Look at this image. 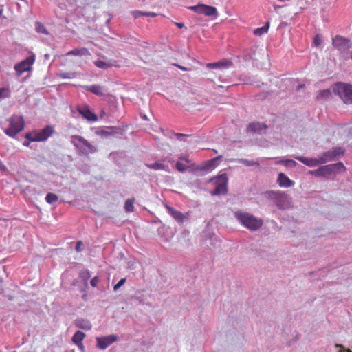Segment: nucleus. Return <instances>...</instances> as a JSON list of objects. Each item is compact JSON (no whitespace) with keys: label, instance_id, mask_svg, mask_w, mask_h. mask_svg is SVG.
Segmentation results:
<instances>
[{"label":"nucleus","instance_id":"nucleus-1","mask_svg":"<svg viewBox=\"0 0 352 352\" xmlns=\"http://www.w3.org/2000/svg\"><path fill=\"white\" fill-rule=\"evenodd\" d=\"M235 219L245 228L250 231H257L263 226V221L261 218L242 210L234 212Z\"/></svg>","mask_w":352,"mask_h":352},{"label":"nucleus","instance_id":"nucleus-2","mask_svg":"<svg viewBox=\"0 0 352 352\" xmlns=\"http://www.w3.org/2000/svg\"><path fill=\"white\" fill-rule=\"evenodd\" d=\"M70 142L80 156H87L97 152V147L82 136L74 135L70 137Z\"/></svg>","mask_w":352,"mask_h":352},{"label":"nucleus","instance_id":"nucleus-3","mask_svg":"<svg viewBox=\"0 0 352 352\" xmlns=\"http://www.w3.org/2000/svg\"><path fill=\"white\" fill-rule=\"evenodd\" d=\"M267 198L274 201L276 206L283 210L287 209L292 206L291 198L285 192L280 191H267L265 192Z\"/></svg>","mask_w":352,"mask_h":352},{"label":"nucleus","instance_id":"nucleus-4","mask_svg":"<svg viewBox=\"0 0 352 352\" xmlns=\"http://www.w3.org/2000/svg\"><path fill=\"white\" fill-rule=\"evenodd\" d=\"M9 127L4 130V133L11 138H14L25 126L23 118L21 116L13 115L9 120Z\"/></svg>","mask_w":352,"mask_h":352},{"label":"nucleus","instance_id":"nucleus-5","mask_svg":"<svg viewBox=\"0 0 352 352\" xmlns=\"http://www.w3.org/2000/svg\"><path fill=\"white\" fill-rule=\"evenodd\" d=\"M333 91L345 104H352V85L337 82L334 85Z\"/></svg>","mask_w":352,"mask_h":352},{"label":"nucleus","instance_id":"nucleus-6","mask_svg":"<svg viewBox=\"0 0 352 352\" xmlns=\"http://www.w3.org/2000/svg\"><path fill=\"white\" fill-rule=\"evenodd\" d=\"M54 133L53 126L48 125L40 131H36L32 133H27L25 135V139L30 140L32 142H44L47 140Z\"/></svg>","mask_w":352,"mask_h":352},{"label":"nucleus","instance_id":"nucleus-7","mask_svg":"<svg viewBox=\"0 0 352 352\" xmlns=\"http://www.w3.org/2000/svg\"><path fill=\"white\" fill-rule=\"evenodd\" d=\"M228 176L226 173L210 179V182H214L216 185L214 190L211 192V195L215 196L226 194L228 192Z\"/></svg>","mask_w":352,"mask_h":352},{"label":"nucleus","instance_id":"nucleus-8","mask_svg":"<svg viewBox=\"0 0 352 352\" xmlns=\"http://www.w3.org/2000/svg\"><path fill=\"white\" fill-rule=\"evenodd\" d=\"M333 46L342 54H346L352 47V42L343 36L336 35L332 38Z\"/></svg>","mask_w":352,"mask_h":352},{"label":"nucleus","instance_id":"nucleus-9","mask_svg":"<svg viewBox=\"0 0 352 352\" xmlns=\"http://www.w3.org/2000/svg\"><path fill=\"white\" fill-rule=\"evenodd\" d=\"M34 61L35 55L32 54L19 63L15 65L14 69L17 74L19 76L25 72L30 71L32 69V65L34 64Z\"/></svg>","mask_w":352,"mask_h":352},{"label":"nucleus","instance_id":"nucleus-10","mask_svg":"<svg viewBox=\"0 0 352 352\" xmlns=\"http://www.w3.org/2000/svg\"><path fill=\"white\" fill-rule=\"evenodd\" d=\"M117 336L111 334L107 336L96 337V347L104 350L113 342L118 340Z\"/></svg>","mask_w":352,"mask_h":352},{"label":"nucleus","instance_id":"nucleus-11","mask_svg":"<svg viewBox=\"0 0 352 352\" xmlns=\"http://www.w3.org/2000/svg\"><path fill=\"white\" fill-rule=\"evenodd\" d=\"M166 208L168 214H170L177 223H182L188 220V213L184 214L168 205H166Z\"/></svg>","mask_w":352,"mask_h":352},{"label":"nucleus","instance_id":"nucleus-12","mask_svg":"<svg viewBox=\"0 0 352 352\" xmlns=\"http://www.w3.org/2000/svg\"><path fill=\"white\" fill-rule=\"evenodd\" d=\"M221 158V156H218L212 158L210 160L206 162L204 164L199 167L197 169L203 170L206 173H209L213 170L218 165V161Z\"/></svg>","mask_w":352,"mask_h":352},{"label":"nucleus","instance_id":"nucleus-13","mask_svg":"<svg viewBox=\"0 0 352 352\" xmlns=\"http://www.w3.org/2000/svg\"><path fill=\"white\" fill-rule=\"evenodd\" d=\"M199 14H204L206 16L217 18L218 15L217 10L215 7L201 4Z\"/></svg>","mask_w":352,"mask_h":352},{"label":"nucleus","instance_id":"nucleus-14","mask_svg":"<svg viewBox=\"0 0 352 352\" xmlns=\"http://www.w3.org/2000/svg\"><path fill=\"white\" fill-rule=\"evenodd\" d=\"M295 158L302 162V164H305L306 166L309 167H315L320 164H322L320 163V158H312V157H306L303 156H297L295 157Z\"/></svg>","mask_w":352,"mask_h":352},{"label":"nucleus","instance_id":"nucleus-15","mask_svg":"<svg viewBox=\"0 0 352 352\" xmlns=\"http://www.w3.org/2000/svg\"><path fill=\"white\" fill-rule=\"evenodd\" d=\"M331 166L329 165H325L320 166L318 169L309 170V174L316 176V177H324L331 174Z\"/></svg>","mask_w":352,"mask_h":352},{"label":"nucleus","instance_id":"nucleus-16","mask_svg":"<svg viewBox=\"0 0 352 352\" xmlns=\"http://www.w3.org/2000/svg\"><path fill=\"white\" fill-rule=\"evenodd\" d=\"M79 113L85 119L91 122H96L98 120L97 116L91 112L87 106L78 108Z\"/></svg>","mask_w":352,"mask_h":352},{"label":"nucleus","instance_id":"nucleus-17","mask_svg":"<svg viewBox=\"0 0 352 352\" xmlns=\"http://www.w3.org/2000/svg\"><path fill=\"white\" fill-rule=\"evenodd\" d=\"M277 182L282 188H289L294 185L295 182L291 180L285 174L280 173L278 175Z\"/></svg>","mask_w":352,"mask_h":352},{"label":"nucleus","instance_id":"nucleus-18","mask_svg":"<svg viewBox=\"0 0 352 352\" xmlns=\"http://www.w3.org/2000/svg\"><path fill=\"white\" fill-rule=\"evenodd\" d=\"M82 88L98 96H102L104 95L103 87L99 85H84L82 86Z\"/></svg>","mask_w":352,"mask_h":352},{"label":"nucleus","instance_id":"nucleus-19","mask_svg":"<svg viewBox=\"0 0 352 352\" xmlns=\"http://www.w3.org/2000/svg\"><path fill=\"white\" fill-rule=\"evenodd\" d=\"M74 323L78 328L86 331L91 330L92 327V324L89 320L82 318L76 319Z\"/></svg>","mask_w":352,"mask_h":352},{"label":"nucleus","instance_id":"nucleus-20","mask_svg":"<svg viewBox=\"0 0 352 352\" xmlns=\"http://www.w3.org/2000/svg\"><path fill=\"white\" fill-rule=\"evenodd\" d=\"M85 337V334L80 331H76L72 337L73 342L76 344L78 346H82V340Z\"/></svg>","mask_w":352,"mask_h":352},{"label":"nucleus","instance_id":"nucleus-21","mask_svg":"<svg viewBox=\"0 0 352 352\" xmlns=\"http://www.w3.org/2000/svg\"><path fill=\"white\" fill-rule=\"evenodd\" d=\"M232 65V62L230 60H223L219 61L214 63H209L208 65V67H212V68H228Z\"/></svg>","mask_w":352,"mask_h":352},{"label":"nucleus","instance_id":"nucleus-22","mask_svg":"<svg viewBox=\"0 0 352 352\" xmlns=\"http://www.w3.org/2000/svg\"><path fill=\"white\" fill-rule=\"evenodd\" d=\"M90 53L87 48L82 47L80 49H74L69 51L67 53V56L74 55V56H87L89 55Z\"/></svg>","mask_w":352,"mask_h":352},{"label":"nucleus","instance_id":"nucleus-23","mask_svg":"<svg viewBox=\"0 0 352 352\" xmlns=\"http://www.w3.org/2000/svg\"><path fill=\"white\" fill-rule=\"evenodd\" d=\"M267 126L261 123H252L249 125L250 131L254 133H261L263 131L265 130Z\"/></svg>","mask_w":352,"mask_h":352},{"label":"nucleus","instance_id":"nucleus-24","mask_svg":"<svg viewBox=\"0 0 352 352\" xmlns=\"http://www.w3.org/2000/svg\"><path fill=\"white\" fill-rule=\"evenodd\" d=\"M319 158L320 160V163H322V164H325L328 162L335 160L334 158L333 157L332 154L330 151L322 153L319 156Z\"/></svg>","mask_w":352,"mask_h":352},{"label":"nucleus","instance_id":"nucleus-25","mask_svg":"<svg viewBox=\"0 0 352 352\" xmlns=\"http://www.w3.org/2000/svg\"><path fill=\"white\" fill-rule=\"evenodd\" d=\"M146 166L148 168H149L151 169L155 170H168V166H165L162 163L158 162H155L153 164H146Z\"/></svg>","mask_w":352,"mask_h":352},{"label":"nucleus","instance_id":"nucleus-26","mask_svg":"<svg viewBox=\"0 0 352 352\" xmlns=\"http://www.w3.org/2000/svg\"><path fill=\"white\" fill-rule=\"evenodd\" d=\"M233 161L237 162L238 163L243 164L246 166H258L260 165L258 162L254 161V160H248L246 159H236V160H234Z\"/></svg>","mask_w":352,"mask_h":352},{"label":"nucleus","instance_id":"nucleus-27","mask_svg":"<svg viewBox=\"0 0 352 352\" xmlns=\"http://www.w3.org/2000/svg\"><path fill=\"white\" fill-rule=\"evenodd\" d=\"M329 151H331L334 160H336L339 157L342 156L344 153V149L342 147H333Z\"/></svg>","mask_w":352,"mask_h":352},{"label":"nucleus","instance_id":"nucleus-28","mask_svg":"<svg viewBox=\"0 0 352 352\" xmlns=\"http://www.w3.org/2000/svg\"><path fill=\"white\" fill-rule=\"evenodd\" d=\"M331 93L329 89H324L319 92L317 98L318 100H327L331 97Z\"/></svg>","mask_w":352,"mask_h":352},{"label":"nucleus","instance_id":"nucleus-29","mask_svg":"<svg viewBox=\"0 0 352 352\" xmlns=\"http://www.w3.org/2000/svg\"><path fill=\"white\" fill-rule=\"evenodd\" d=\"M276 164H283L286 167L293 168L297 165V163L293 160L284 159L276 162Z\"/></svg>","mask_w":352,"mask_h":352},{"label":"nucleus","instance_id":"nucleus-30","mask_svg":"<svg viewBox=\"0 0 352 352\" xmlns=\"http://www.w3.org/2000/svg\"><path fill=\"white\" fill-rule=\"evenodd\" d=\"M269 25L270 23L267 22L265 25L261 28H256V30H254V34L256 36H261L263 34L267 33L269 29Z\"/></svg>","mask_w":352,"mask_h":352},{"label":"nucleus","instance_id":"nucleus-31","mask_svg":"<svg viewBox=\"0 0 352 352\" xmlns=\"http://www.w3.org/2000/svg\"><path fill=\"white\" fill-rule=\"evenodd\" d=\"M94 63L97 67L104 69H108L112 66L111 63H110L109 62H104V61H102L100 60H97L94 61Z\"/></svg>","mask_w":352,"mask_h":352},{"label":"nucleus","instance_id":"nucleus-32","mask_svg":"<svg viewBox=\"0 0 352 352\" xmlns=\"http://www.w3.org/2000/svg\"><path fill=\"white\" fill-rule=\"evenodd\" d=\"M190 166V164H187L186 163L184 164L182 162V161L181 162L179 160L175 164L177 170L181 173H184L186 169H188Z\"/></svg>","mask_w":352,"mask_h":352},{"label":"nucleus","instance_id":"nucleus-33","mask_svg":"<svg viewBox=\"0 0 352 352\" xmlns=\"http://www.w3.org/2000/svg\"><path fill=\"white\" fill-rule=\"evenodd\" d=\"M79 276L82 281L87 283L91 277V273L88 270H82L80 272Z\"/></svg>","mask_w":352,"mask_h":352},{"label":"nucleus","instance_id":"nucleus-34","mask_svg":"<svg viewBox=\"0 0 352 352\" xmlns=\"http://www.w3.org/2000/svg\"><path fill=\"white\" fill-rule=\"evenodd\" d=\"M329 166H331V173L335 171H340L345 169V167L344 164L342 162H338L333 164H329Z\"/></svg>","mask_w":352,"mask_h":352},{"label":"nucleus","instance_id":"nucleus-35","mask_svg":"<svg viewBox=\"0 0 352 352\" xmlns=\"http://www.w3.org/2000/svg\"><path fill=\"white\" fill-rule=\"evenodd\" d=\"M36 31L38 33L43 34H48V32L45 27L40 22H36L35 24Z\"/></svg>","mask_w":352,"mask_h":352},{"label":"nucleus","instance_id":"nucleus-36","mask_svg":"<svg viewBox=\"0 0 352 352\" xmlns=\"http://www.w3.org/2000/svg\"><path fill=\"white\" fill-rule=\"evenodd\" d=\"M133 202L134 199H127L124 204V209L126 212H131L133 211Z\"/></svg>","mask_w":352,"mask_h":352},{"label":"nucleus","instance_id":"nucleus-37","mask_svg":"<svg viewBox=\"0 0 352 352\" xmlns=\"http://www.w3.org/2000/svg\"><path fill=\"white\" fill-rule=\"evenodd\" d=\"M60 77L63 79H71L76 77V72H63L60 74Z\"/></svg>","mask_w":352,"mask_h":352},{"label":"nucleus","instance_id":"nucleus-38","mask_svg":"<svg viewBox=\"0 0 352 352\" xmlns=\"http://www.w3.org/2000/svg\"><path fill=\"white\" fill-rule=\"evenodd\" d=\"M58 200V196L54 193H48L45 197V201L48 204H52Z\"/></svg>","mask_w":352,"mask_h":352},{"label":"nucleus","instance_id":"nucleus-39","mask_svg":"<svg viewBox=\"0 0 352 352\" xmlns=\"http://www.w3.org/2000/svg\"><path fill=\"white\" fill-rule=\"evenodd\" d=\"M10 96V91L9 89L8 88H0V98H8Z\"/></svg>","mask_w":352,"mask_h":352},{"label":"nucleus","instance_id":"nucleus-40","mask_svg":"<svg viewBox=\"0 0 352 352\" xmlns=\"http://www.w3.org/2000/svg\"><path fill=\"white\" fill-rule=\"evenodd\" d=\"M323 41L322 36L320 34H316L313 39V43L316 47H319Z\"/></svg>","mask_w":352,"mask_h":352},{"label":"nucleus","instance_id":"nucleus-41","mask_svg":"<svg viewBox=\"0 0 352 352\" xmlns=\"http://www.w3.org/2000/svg\"><path fill=\"white\" fill-rule=\"evenodd\" d=\"M151 16V17H154L156 16V14L154 13V12H136L135 13V17H138L140 16Z\"/></svg>","mask_w":352,"mask_h":352},{"label":"nucleus","instance_id":"nucleus-42","mask_svg":"<svg viewBox=\"0 0 352 352\" xmlns=\"http://www.w3.org/2000/svg\"><path fill=\"white\" fill-rule=\"evenodd\" d=\"M126 282V278H122L119 280V282L116 284L113 287L114 291H117L120 287H122Z\"/></svg>","mask_w":352,"mask_h":352},{"label":"nucleus","instance_id":"nucleus-43","mask_svg":"<svg viewBox=\"0 0 352 352\" xmlns=\"http://www.w3.org/2000/svg\"><path fill=\"white\" fill-rule=\"evenodd\" d=\"M200 7H201V4H198L197 6H188V9L199 14L200 12Z\"/></svg>","mask_w":352,"mask_h":352},{"label":"nucleus","instance_id":"nucleus-44","mask_svg":"<svg viewBox=\"0 0 352 352\" xmlns=\"http://www.w3.org/2000/svg\"><path fill=\"white\" fill-rule=\"evenodd\" d=\"M98 281H99V279H98V276H95L94 277L91 281H90V284L92 287H95L97 286L98 283Z\"/></svg>","mask_w":352,"mask_h":352},{"label":"nucleus","instance_id":"nucleus-45","mask_svg":"<svg viewBox=\"0 0 352 352\" xmlns=\"http://www.w3.org/2000/svg\"><path fill=\"white\" fill-rule=\"evenodd\" d=\"M179 161H184L187 164H190V160H189L188 156H180L179 157Z\"/></svg>","mask_w":352,"mask_h":352},{"label":"nucleus","instance_id":"nucleus-46","mask_svg":"<svg viewBox=\"0 0 352 352\" xmlns=\"http://www.w3.org/2000/svg\"><path fill=\"white\" fill-rule=\"evenodd\" d=\"M82 243L81 241H78L75 249L77 252H80L82 250Z\"/></svg>","mask_w":352,"mask_h":352},{"label":"nucleus","instance_id":"nucleus-47","mask_svg":"<svg viewBox=\"0 0 352 352\" xmlns=\"http://www.w3.org/2000/svg\"><path fill=\"white\" fill-rule=\"evenodd\" d=\"M0 170L2 172H5L7 170V167L6 165L3 163V162L0 160Z\"/></svg>","mask_w":352,"mask_h":352},{"label":"nucleus","instance_id":"nucleus-48","mask_svg":"<svg viewBox=\"0 0 352 352\" xmlns=\"http://www.w3.org/2000/svg\"><path fill=\"white\" fill-rule=\"evenodd\" d=\"M336 346L340 348L338 352H349V351L352 352V351H351L350 349H345L340 346L336 345Z\"/></svg>","mask_w":352,"mask_h":352},{"label":"nucleus","instance_id":"nucleus-49","mask_svg":"<svg viewBox=\"0 0 352 352\" xmlns=\"http://www.w3.org/2000/svg\"><path fill=\"white\" fill-rule=\"evenodd\" d=\"M26 140H27L24 141V142H23V146H30V142H32V141H30V140H28V139H26Z\"/></svg>","mask_w":352,"mask_h":352},{"label":"nucleus","instance_id":"nucleus-50","mask_svg":"<svg viewBox=\"0 0 352 352\" xmlns=\"http://www.w3.org/2000/svg\"><path fill=\"white\" fill-rule=\"evenodd\" d=\"M175 136L177 137V138L178 140H181V138L184 137V136H186V135H184V134H183V133H176V134H175Z\"/></svg>","mask_w":352,"mask_h":352},{"label":"nucleus","instance_id":"nucleus-51","mask_svg":"<svg viewBox=\"0 0 352 352\" xmlns=\"http://www.w3.org/2000/svg\"><path fill=\"white\" fill-rule=\"evenodd\" d=\"M175 24L179 28H182L184 26L183 23H176Z\"/></svg>","mask_w":352,"mask_h":352},{"label":"nucleus","instance_id":"nucleus-52","mask_svg":"<svg viewBox=\"0 0 352 352\" xmlns=\"http://www.w3.org/2000/svg\"><path fill=\"white\" fill-rule=\"evenodd\" d=\"M141 117L143 120H148V118L146 115H142Z\"/></svg>","mask_w":352,"mask_h":352},{"label":"nucleus","instance_id":"nucleus-53","mask_svg":"<svg viewBox=\"0 0 352 352\" xmlns=\"http://www.w3.org/2000/svg\"><path fill=\"white\" fill-rule=\"evenodd\" d=\"M49 58H50V55L49 54H45V59H49Z\"/></svg>","mask_w":352,"mask_h":352},{"label":"nucleus","instance_id":"nucleus-54","mask_svg":"<svg viewBox=\"0 0 352 352\" xmlns=\"http://www.w3.org/2000/svg\"><path fill=\"white\" fill-rule=\"evenodd\" d=\"M179 67L182 70H186V68L182 66H179Z\"/></svg>","mask_w":352,"mask_h":352},{"label":"nucleus","instance_id":"nucleus-55","mask_svg":"<svg viewBox=\"0 0 352 352\" xmlns=\"http://www.w3.org/2000/svg\"><path fill=\"white\" fill-rule=\"evenodd\" d=\"M2 12H3V10H0V16L1 15Z\"/></svg>","mask_w":352,"mask_h":352},{"label":"nucleus","instance_id":"nucleus-56","mask_svg":"<svg viewBox=\"0 0 352 352\" xmlns=\"http://www.w3.org/2000/svg\"><path fill=\"white\" fill-rule=\"evenodd\" d=\"M303 85H298V89H300V87H302Z\"/></svg>","mask_w":352,"mask_h":352},{"label":"nucleus","instance_id":"nucleus-57","mask_svg":"<svg viewBox=\"0 0 352 352\" xmlns=\"http://www.w3.org/2000/svg\"><path fill=\"white\" fill-rule=\"evenodd\" d=\"M79 347L80 348V349H82L84 346H83V345H82V346H79Z\"/></svg>","mask_w":352,"mask_h":352},{"label":"nucleus","instance_id":"nucleus-58","mask_svg":"<svg viewBox=\"0 0 352 352\" xmlns=\"http://www.w3.org/2000/svg\"><path fill=\"white\" fill-rule=\"evenodd\" d=\"M349 352H350V351H349Z\"/></svg>","mask_w":352,"mask_h":352}]
</instances>
